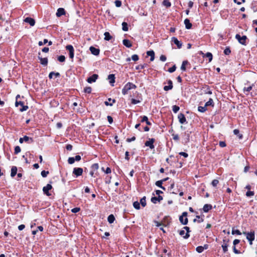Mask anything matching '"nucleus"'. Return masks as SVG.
<instances>
[{"mask_svg": "<svg viewBox=\"0 0 257 257\" xmlns=\"http://www.w3.org/2000/svg\"><path fill=\"white\" fill-rule=\"evenodd\" d=\"M137 87L136 85L131 82L127 83L122 89V93L123 95H125L127 93L128 90L132 89H135Z\"/></svg>", "mask_w": 257, "mask_h": 257, "instance_id": "f257e3e1", "label": "nucleus"}, {"mask_svg": "<svg viewBox=\"0 0 257 257\" xmlns=\"http://www.w3.org/2000/svg\"><path fill=\"white\" fill-rule=\"evenodd\" d=\"M246 235L247 239L249 241V244L251 245L252 244V241L254 240V231L250 232H244L243 233Z\"/></svg>", "mask_w": 257, "mask_h": 257, "instance_id": "f03ea898", "label": "nucleus"}, {"mask_svg": "<svg viewBox=\"0 0 257 257\" xmlns=\"http://www.w3.org/2000/svg\"><path fill=\"white\" fill-rule=\"evenodd\" d=\"M235 38L238 40L239 43L242 45H246L247 37L246 36H241L239 34H236L235 35Z\"/></svg>", "mask_w": 257, "mask_h": 257, "instance_id": "7ed1b4c3", "label": "nucleus"}, {"mask_svg": "<svg viewBox=\"0 0 257 257\" xmlns=\"http://www.w3.org/2000/svg\"><path fill=\"white\" fill-rule=\"evenodd\" d=\"M187 212H184L179 217L180 222L183 225H186L188 223V218H187Z\"/></svg>", "mask_w": 257, "mask_h": 257, "instance_id": "20e7f679", "label": "nucleus"}, {"mask_svg": "<svg viewBox=\"0 0 257 257\" xmlns=\"http://www.w3.org/2000/svg\"><path fill=\"white\" fill-rule=\"evenodd\" d=\"M248 83H249V82L247 81L246 83H245V86L243 88V91L244 93H245L246 95L248 94L249 92L252 89V87L254 86L253 84H252L251 85H248Z\"/></svg>", "mask_w": 257, "mask_h": 257, "instance_id": "39448f33", "label": "nucleus"}, {"mask_svg": "<svg viewBox=\"0 0 257 257\" xmlns=\"http://www.w3.org/2000/svg\"><path fill=\"white\" fill-rule=\"evenodd\" d=\"M66 49L69 51V57L71 59H73L74 56V50L73 47L71 45L66 46Z\"/></svg>", "mask_w": 257, "mask_h": 257, "instance_id": "423d86ee", "label": "nucleus"}, {"mask_svg": "<svg viewBox=\"0 0 257 257\" xmlns=\"http://www.w3.org/2000/svg\"><path fill=\"white\" fill-rule=\"evenodd\" d=\"M15 105L17 107H18L19 105L21 106V107L20 108V110L22 112L27 110L28 108V106L27 105H24V103L22 101H18L17 100L16 101Z\"/></svg>", "mask_w": 257, "mask_h": 257, "instance_id": "0eeeda50", "label": "nucleus"}, {"mask_svg": "<svg viewBox=\"0 0 257 257\" xmlns=\"http://www.w3.org/2000/svg\"><path fill=\"white\" fill-rule=\"evenodd\" d=\"M52 189V186L51 184H48L46 186L43 188V191L44 194L48 196L51 195V194L49 192V191Z\"/></svg>", "mask_w": 257, "mask_h": 257, "instance_id": "6e6552de", "label": "nucleus"}, {"mask_svg": "<svg viewBox=\"0 0 257 257\" xmlns=\"http://www.w3.org/2000/svg\"><path fill=\"white\" fill-rule=\"evenodd\" d=\"M155 141V140L153 138L149 139L148 141L146 142L145 145L146 146L149 147L151 149H154L155 148L154 145Z\"/></svg>", "mask_w": 257, "mask_h": 257, "instance_id": "1a4fd4ad", "label": "nucleus"}, {"mask_svg": "<svg viewBox=\"0 0 257 257\" xmlns=\"http://www.w3.org/2000/svg\"><path fill=\"white\" fill-rule=\"evenodd\" d=\"M83 173V169L81 168H74L73 171V174H74L76 177H78L82 175Z\"/></svg>", "mask_w": 257, "mask_h": 257, "instance_id": "9d476101", "label": "nucleus"}, {"mask_svg": "<svg viewBox=\"0 0 257 257\" xmlns=\"http://www.w3.org/2000/svg\"><path fill=\"white\" fill-rule=\"evenodd\" d=\"M98 75L97 74H94L91 76H90L87 78V81L89 83H92L93 82H95L96 80H97V79L98 78Z\"/></svg>", "mask_w": 257, "mask_h": 257, "instance_id": "9b49d317", "label": "nucleus"}, {"mask_svg": "<svg viewBox=\"0 0 257 257\" xmlns=\"http://www.w3.org/2000/svg\"><path fill=\"white\" fill-rule=\"evenodd\" d=\"M229 240H225L224 239L223 240V244H222V247L223 252H226L228 250V243Z\"/></svg>", "mask_w": 257, "mask_h": 257, "instance_id": "f8f14e48", "label": "nucleus"}, {"mask_svg": "<svg viewBox=\"0 0 257 257\" xmlns=\"http://www.w3.org/2000/svg\"><path fill=\"white\" fill-rule=\"evenodd\" d=\"M24 21L26 23H29L31 26H34L35 24V20L30 17L25 18Z\"/></svg>", "mask_w": 257, "mask_h": 257, "instance_id": "ddd939ff", "label": "nucleus"}, {"mask_svg": "<svg viewBox=\"0 0 257 257\" xmlns=\"http://www.w3.org/2000/svg\"><path fill=\"white\" fill-rule=\"evenodd\" d=\"M166 220H167V224H169L170 222V221L168 220L169 218L167 217H165L164 218V220L161 223H160L159 222H158L157 221H155L154 222H155L156 225L158 227H159L161 225H166L165 224Z\"/></svg>", "mask_w": 257, "mask_h": 257, "instance_id": "4468645a", "label": "nucleus"}, {"mask_svg": "<svg viewBox=\"0 0 257 257\" xmlns=\"http://www.w3.org/2000/svg\"><path fill=\"white\" fill-rule=\"evenodd\" d=\"M178 118L179 119V121L180 123L183 124L186 121V117L184 114L180 113L178 114Z\"/></svg>", "mask_w": 257, "mask_h": 257, "instance_id": "2eb2a0df", "label": "nucleus"}, {"mask_svg": "<svg viewBox=\"0 0 257 257\" xmlns=\"http://www.w3.org/2000/svg\"><path fill=\"white\" fill-rule=\"evenodd\" d=\"M89 50H90L91 53L95 56H97L99 54V52H100L99 49H97L93 46H91L89 48Z\"/></svg>", "mask_w": 257, "mask_h": 257, "instance_id": "dca6fc26", "label": "nucleus"}, {"mask_svg": "<svg viewBox=\"0 0 257 257\" xmlns=\"http://www.w3.org/2000/svg\"><path fill=\"white\" fill-rule=\"evenodd\" d=\"M172 41L174 42L175 44H176L177 46V47L178 48H181L182 46V43H181L176 38L173 37L172 38Z\"/></svg>", "mask_w": 257, "mask_h": 257, "instance_id": "f3484780", "label": "nucleus"}, {"mask_svg": "<svg viewBox=\"0 0 257 257\" xmlns=\"http://www.w3.org/2000/svg\"><path fill=\"white\" fill-rule=\"evenodd\" d=\"M168 85L165 86L164 87V90L165 91H168L169 90H171L173 88V83L172 81L171 80H168Z\"/></svg>", "mask_w": 257, "mask_h": 257, "instance_id": "a211bd4d", "label": "nucleus"}, {"mask_svg": "<svg viewBox=\"0 0 257 257\" xmlns=\"http://www.w3.org/2000/svg\"><path fill=\"white\" fill-rule=\"evenodd\" d=\"M65 14V10L63 8H59L57 10V12L56 13V16L58 17H60L62 15H64Z\"/></svg>", "mask_w": 257, "mask_h": 257, "instance_id": "6ab92c4d", "label": "nucleus"}, {"mask_svg": "<svg viewBox=\"0 0 257 257\" xmlns=\"http://www.w3.org/2000/svg\"><path fill=\"white\" fill-rule=\"evenodd\" d=\"M162 200H163V197L161 196H158V197H153L151 198V201L155 204L157 203V202H160Z\"/></svg>", "mask_w": 257, "mask_h": 257, "instance_id": "aec40b11", "label": "nucleus"}, {"mask_svg": "<svg viewBox=\"0 0 257 257\" xmlns=\"http://www.w3.org/2000/svg\"><path fill=\"white\" fill-rule=\"evenodd\" d=\"M179 234L183 237V238L187 239L188 238L190 235L188 233V232H185L184 230H181L179 231Z\"/></svg>", "mask_w": 257, "mask_h": 257, "instance_id": "412c9836", "label": "nucleus"}, {"mask_svg": "<svg viewBox=\"0 0 257 257\" xmlns=\"http://www.w3.org/2000/svg\"><path fill=\"white\" fill-rule=\"evenodd\" d=\"M108 80L109 83L113 86V83L115 82V76L114 74H109L108 76Z\"/></svg>", "mask_w": 257, "mask_h": 257, "instance_id": "4be33fe9", "label": "nucleus"}, {"mask_svg": "<svg viewBox=\"0 0 257 257\" xmlns=\"http://www.w3.org/2000/svg\"><path fill=\"white\" fill-rule=\"evenodd\" d=\"M184 24L185 25L186 28L187 29H190L192 27V26L191 23L190 22L189 20L188 19H186L184 20Z\"/></svg>", "mask_w": 257, "mask_h": 257, "instance_id": "5701e85b", "label": "nucleus"}, {"mask_svg": "<svg viewBox=\"0 0 257 257\" xmlns=\"http://www.w3.org/2000/svg\"><path fill=\"white\" fill-rule=\"evenodd\" d=\"M122 43L127 48H131L132 46L131 42L127 39H124L122 41Z\"/></svg>", "mask_w": 257, "mask_h": 257, "instance_id": "b1692460", "label": "nucleus"}, {"mask_svg": "<svg viewBox=\"0 0 257 257\" xmlns=\"http://www.w3.org/2000/svg\"><path fill=\"white\" fill-rule=\"evenodd\" d=\"M212 209V206L210 204H205L203 206V210L204 212H207L209 210Z\"/></svg>", "mask_w": 257, "mask_h": 257, "instance_id": "393cba45", "label": "nucleus"}, {"mask_svg": "<svg viewBox=\"0 0 257 257\" xmlns=\"http://www.w3.org/2000/svg\"><path fill=\"white\" fill-rule=\"evenodd\" d=\"M17 168L16 166H13L11 169V176L14 177L17 174Z\"/></svg>", "mask_w": 257, "mask_h": 257, "instance_id": "a878e982", "label": "nucleus"}, {"mask_svg": "<svg viewBox=\"0 0 257 257\" xmlns=\"http://www.w3.org/2000/svg\"><path fill=\"white\" fill-rule=\"evenodd\" d=\"M40 63L42 65L46 66L48 64V59L47 58H41L39 57Z\"/></svg>", "mask_w": 257, "mask_h": 257, "instance_id": "bb28decb", "label": "nucleus"}, {"mask_svg": "<svg viewBox=\"0 0 257 257\" xmlns=\"http://www.w3.org/2000/svg\"><path fill=\"white\" fill-rule=\"evenodd\" d=\"M147 55L151 57L150 60L153 61L155 59V53L153 51H149L147 52Z\"/></svg>", "mask_w": 257, "mask_h": 257, "instance_id": "cd10ccee", "label": "nucleus"}, {"mask_svg": "<svg viewBox=\"0 0 257 257\" xmlns=\"http://www.w3.org/2000/svg\"><path fill=\"white\" fill-rule=\"evenodd\" d=\"M104 39L106 41H109L112 38V37L110 35L109 33L107 32L104 33Z\"/></svg>", "mask_w": 257, "mask_h": 257, "instance_id": "c85d7f7f", "label": "nucleus"}, {"mask_svg": "<svg viewBox=\"0 0 257 257\" xmlns=\"http://www.w3.org/2000/svg\"><path fill=\"white\" fill-rule=\"evenodd\" d=\"M55 76L56 77H59L60 76V73L58 72H51L49 74V77L50 79L53 78V77Z\"/></svg>", "mask_w": 257, "mask_h": 257, "instance_id": "c756f323", "label": "nucleus"}, {"mask_svg": "<svg viewBox=\"0 0 257 257\" xmlns=\"http://www.w3.org/2000/svg\"><path fill=\"white\" fill-rule=\"evenodd\" d=\"M207 247V245H204V247H203L202 246H199L196 247V250L198 252L201 253L204 250V249H206Z\"/></svg>", "mask_w": 257, "mask_h": 257, "instance_id": "7c9ffc66", "label": "nucleus"}, {"mask_svg": "<svg viewBox=\"0 0 257 257\" xmlns=\"http://www.w3.org/2000/svg\"><path fill=\"white\" fill-rule=\"evenodd\" d=\"M115 220V217L112 214L109 215L107 217V221L109 223H112Z\"/></svg>", "mask_w": 257, "mask_h": 257, "instance_id": "2f4dec72", "label": "nucleus"}, {"mask_svg": "<svg viewBox=\"0 0 257 257\" xmlns=\"http://www.w3.org/2000/svg\"><path fill=\"white\" fill-rule=\"evenodd\" d=\"M141 122H146V123L149 125H151V123L148 120V118L147 116H143L142 117V119L141 120Z\"/></svg>", "mask_w": 257, "mask_h": 257, "instance_id": "473e14b6", "label": "nucleus"}, {"mask_svg": "<svg viewBox=\"0 0 257 257\" xmlns=\"http://www.w3.org/2000/svg\"><path fill=\"white\" fill-rule=\"evenodd\" d=\"M122 30L124 32H126L128 31V25L126 22H122Z\"/></svg>", "mask_w": 257, "mask_h": 257, "instance_id": "72a5a7b5", "label": "nucleus"}, {"mask_svg": "<svg viewBox=\"0 0 257 257\" xmlns=\"http://www.w3.org/2000/svg\"><path fill=\"white\" fill-rule=\"evenodd\" d=\"M205 106L207 107L208 106H214V102L212 98H210L209 100L206 102Z\"/></svg>", "mask_w": 257, "mask_h": 257, "instance_id": "f704fd0d", "label": "nucleus"}, {"mask_svg": "<svg viewBox=\"0 0 257 257\" xmlns=\"http://www.w3.org/2000/svg\"><path fill=\"white\" fill-rule=\"evenodd\" d=\"M163 182V181L159 180V181H157L155 184H156V185L158 187H160L161 188L163 189V190H165V187L162 186Z\"/></svg>", "mask_w": 257, "mask_h": 257, "instance_id": "c9c22d12", "label": "nucleus"}, {"mask_svg": "<svg viewBox=\"0 0 257 257\" xmlns=\"http://www.w3.org/2000/svg\"><path fill=\"white\" fill-rule=\"evenodd\" d=\"M188 64V62L187 61H184L182 62V65L181 66V69L182 71L186 70V66Z\"/></svg>", "mask_w": 257, "mask_h": 257, "instance_id": "e433bc0d", "label": "nucleus"}, {"mask_svg": "<svg viewBox=\"0 0 257 257\" xmlns=\"http://www.w3.org/2000/svg\"><path fill=\"white\" fill-rule=\"evenodd\" d=\"M163 5L167 8H169L171 6V4L169 0H164Z\"/></svg>", "mask_w": 257, "mask_h": 257, "instance_id": "4c0bfd02", "label": "nucleus"}, {"mask_svg": "<svg viewBox=\"0 0 257 257\" xmlns=\"http://www.w3.org/2000/svg\"><path fill=\"white\" fill-rule=\"evenodd\" d=\"M207 110L206 107L204 105V106H199L198 107V110L201 112H204Z\"/></svg>", "mask_w": 257, "mask_h": 257, "instance_id": "58836bf2", "label": "nucleus"}, {"mask_svg": "<svg viewBox=\"0 0 257 257\" xmlns=\"http://www.w3.org/2000/svg\"><path fill=\"white\" fill-rule=\"evenodd\" d=\"M204 57H206V58H208V59H209V62H211L212 60V55L211 53L210 52H207L205 55L204 56Z\"/></svg>", "mask_w": 257, "mask_h": 257, "instance_id": "ea45409f", "label": "nucleus"}, {"mask_svg": "<svg viewBox=\"0 0 257 257\" xmlns=\"http://www.w3.org/2000/svg\"><path fill=\"white\" fill-rule=\"evenodd\" d=\"M233 133H234V135L238 136V138L240 139H241L242 138V135L239 134V131L238 130H237V129L234 130Z\"/></svg>", "mask_w": 257, "mask_h": 257, "instance_id": "a19ab883", "label": "nucleus"}, {"mask_svg": "<svg viewBox=\"0 0 257 257\" xmlns=\"http://www.w3.org/2000/svg\"><path fill=\"white\" fill-rule=\"evenodd\" d=\"M196 218H195L194 220H193V221L194 222H196V221H198V222H202L203 221V219L202 218H201L200 216L199 215H197L196 216Z\"/></svg>", "mask_w": 257, "mask_h": 257, "instance_id": "79ce46f5", "label": "nucleus"}, {"mask_svg": "<svg viewBox=\"0 0 257 257\" xmlns=\"http://www.w3.org/2000/svg\"><path fill=\"white\" fill-rule=\"evenodd\" d=\"M140 203L143 207H145L146 205V197H144L141 199Z\"/></svg>", "mask_w": 257, "mask_h": 257, "instance_id": "37998d69", "label": "nucleus"}, {"mask_svg": "<svg viewBox=\"0 0 257 257\" xmlns=\"http://www.w3.org/2000/svg\"><path fill=\"white\" fill-rule=\"evenodd\" d=\"M133 206L135 208L137 209H139L140 208V203L138 201H136L134 202Z\"/></svg>", "mask_w": 257, "mask_h": 257, "instance_id": "c03bdc74", "label": "nucleus"}, {"mask_svg": "<svg viewBox=\"0 0 257 257\" xmlns=\"http://www.w3.org/2000/svg\"><path fill=\"white\" fill-rule=\"evenodd\" d=\"M24 141L25 142H28L29 141H31V143L33 142L32 138H29V137H27L26 136H24L23 137Z\"/></svg>", "mask_w": 257, "mask_h": 257, "instance_id": "a18cd8bd", "label": "nucleus"}, {"mask_svg": "<svg viewBox=\"0 0 257 257\" xmlns=\"http://www.w3.org/2000/svg\"><path fill=\"white\" fill-rule=\"evenodd\" d=\"M180 109V107L177 105H173L172 107V110L174 113H177Z\"/></svg>", "mask_w": 257, "mask_h": 257, "instance_id": "49530a36", "label": "nucleus"}, {"mask_svg": "<svg viewBox=\"0 0 257 257\" xmlns=\"http://www.w3.org/2000/svg\"><path fill=\"white\" fill-rule=\"evenodd\" d=\"M108 101H112V103H109L107 101H105V104L106 105H107H107H110V106H111V105H112L113 103H114L115 102V100L114 99H112V100H111V98H109V99H108Z\"/></svg>", "mask_w": 257, "mask_h": 257, "instance_id": "de8ad7c7", "label": "nucleus"}, {"mask_svg": "<svg viewBox=\"0 0 257 257\" xmlns=\"http://www.w3.org/2000/svg\"><path fill=\"white\" fill-rule=\"evenodd\" d=\"M58 60L61 62H63L65 60V57L63 55H61L58 57Z\"/></svg>", "mask_w": 257, "mask_h": 257, "instance_id": "09e8293b", "label": "nucleus"}, {"mask_svg": "<svg viewBox=\"0 0 257 257\" xmlns=\"http://www.w3.org/2000/svg\"><path fill=\"white\" fill-rule=\"evenodd\" d=\"M232 234H237V235H240L241 234V233L240 231L238 229H232Z\"/></svg>", "mask_w": 257, "mask_h": 257, "instance_id": "8fccbe9b", "label": "nucleus"}, {"mask_svg": "<svg viewBox=\"0 0 257 257\" xmlns=\"http://www.w3.org/2000/svg\"><path fill=\"white\" fill-rule=\"evenodd\" d=\"M230 53H231V51H230L229 48V47H226V48L224 50V53L225 55H229V54H230Z\"/></svg>", "mask_w": 257, "mask_h": 257, "instance_id": "3c124183", "label": "nucleus"}, {"mask_svg": "<svg viewBox=\"0 0 257 257\" xmlns=\"http://www.w3.org/2000/svg\"><path fill=\"white\" fill-rule=\"evenodd\" d=\"M75 159L74 157H70L68 158V162L70 164H72L75 162Z\"/></svg>", "mask_w": 257, "mask_h": 257, "instance_id": "603ef678", "label": "nucleus"}, {"mask_svg": "<svg viewBox=\"0 0 257 257\" xmlns=\"http://www.w3.org/2000/svg\"><path fill=\"white\" fill-rule=\"evenodd\" d=\"M21 150L19 146H16L15 148V154H18L21 152Z\"/></svg>", "mask_w": 257, "mask_h": 257, "instance_id": "864d4df0", "label": "nucleus"}, {"mask_svg": "<svg viewBox=\"0 0 257 257\" xmlns=\"http://www.w3.org/2000/svg\"><path fill=\"white\" fill-rule=\"evenodd\" d=\"M49 173V171H46L44 170L41 172V175L43 177H46Z\"/></svg>", "mask_w": 257, "mask_h": 257, "instance_id": "5fc2aeb1", "label": "nucleus"}, {"mask_svg": "<svg viewBox=\"0 0 257 257\" xmlns=\"http://www.w3.org/2000/svg\"><path fill=\"white\" fill-rule=\"evenodd\" d=\"M172 136L173 137V139L174 140H175L176 141H179V137L178 135L173 134H172Z\"/></svg>", "mask_w": 257, "mask_h": 257, "instance_id": "6e6d98bb", "label": "nucleus"}, {"mask_svg": "<svg viewBox=\"0 0 257 257\" xmlns=\"http://www.w3.org/2000/svg\"><path fill=\"white\" fill-rule=\"evenodd\" d=\"M114 4L116 7H120L121 6V2L119 0H116L114 2Z\"/></svg>", "mask_w": 257, "mask_h": 257, "instance_id": "4d7b16f0", "label": "nucleus"}, {"mask_svg": "<svg viewBox=\"0 0 257 257\" xmlns=\"http://www.w3.org/2000/svg\"><path fill=\"white\" fill-rule=\"evenodd\" d=\"M84 91L85 93H90L91 92V88L90 87H85Z\"/></svg>", "mask_w": 257, "mask_h": 257, "instance_id": "13d9d810", "label": "nucleus"}, {"mask_svg": "<svg viewBox=\"0 0 257 257\" xmlns=\"http://www.w3.org/2000/svg\"><path fill=\"white\" fill-rule=\"evenodd\" d=\"M140 102H141L140 100H137V99H134V98H132L131 99V102L133 104H138V103H140Z\"/></svg>", "mask_w": 257, "mask_h": 257, "instance_id": "bf43d9fd", "label": "nucleus"}, {"mask_svg": "<svg viewBox=\"0 0 257 257\" xmlns=\"http://www.w3.org/2000/svg\"><path fill=\"white\" fill-rule=\"evenodd\" d=\"M219 183V181L218 180H216V179H214L212 181V185L214 187H216L217 184H218Z\"/></svg>", "mask_w": 257, "mask_h": 257, "instance_id": "052dcab7", "label": "nucleus"}, {"mask_svg": "<svg viewBox=\"0 0 257 257\" xmlns=\"http://www.w3.org/2000/svg\"><path fill=\"white\" fill-rule=\"evenodd\" d=\"M132 59L134 61H137L139 60V56L138 55L134 54L132 56Z\"/></svg>", "mask_w": 257, "mask_h": 257, "instance_id": "680f3d73", "label": "nucleus"}, {"mask_svg": "<svg viewBox=\"0 0 257 257\" xmlns=\"http://www.w3.org/2000/svg\"><path fill=\"white\" fill-rule=\"evenodd\" d=\"M176 67L175 65H174L173 67L170 68L168 69V71L170 73H172L176 70Z\"/></svg>", "mask_w": 257, "mask_h": 257, "instance_id": "e2e57ef3", "label": "nucleus"}, {"mask_svg": "<svg viewBox=\"0 0 257 257\" xmlns=\"http://www.w3.org/2000/svg\"><path fill=\"white\" fill-rule=\"evenodd\" d=\"M246 195L248 197L252 196L254 195V192L249 190L246 193Z\"/></svg>", "mask_w": 257, "mask_h": 257, "instance_id": "0e129e2a", "label": "nucleus"}, {"mask_svg": "<svg viewBox=\"0 0 257 257\" xmlns=\"http://www.w3.org/2000/svg\"><path fill=\"white\" fill-rule=\"evenodd\" d=\"M145 66H146V64H144V65H139L137 66L136 67V69L137 70L142 69L144 68Z\"/></svg>", "mask_w": 257, "mask_h": 257, "instance_id": "69168bd1", "label": "nucleus"}, {"mask_svg": "<svg viewBox=\"0 0 257 257\" xmlns=\"http://www.w3.org/2000/svg\"><path fill=\"white\" fill-rule=\"evenodd\" d=\"M80 208H79V207H75V208H73L71 210V211L73 213H77V212H79L80 211Z\"/></svg>", "mask_w": 257, "mask_h": 257, "instance_id": "338daca9", "label": "nucleus"}, {"mask_svg": "<svg viewBox=\"0 0 257 257\" xmlns=\"http://www.w3.org/2000/svg\"><path fill=\"white\" fill-rule=\"evenodd\" d=\"M166 57L164 55H162L160 57V60L163 62H165L166 60Z\"/></svg>", "mask_w": 257, "mask_h": 257, "instance_id": "774afa93", "label": "nucleus"}]
</instances>
